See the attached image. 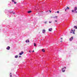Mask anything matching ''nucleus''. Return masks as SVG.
Wrapping results in <instances>:
<instances>
[{
    "instance_id": "12",
    "label": "nucleus",
    "mask_w": 77,
    "mask_h": 77,
    "mask_svg": "<svg viewBox=\"0 0 77 77\" xmlns=\"http://www.w3.org/2000/svg\"><path fill=\"white\" fill-rule=\"evenodd\" d=\"M66 9H69V8L68 7H67Z\"/></svg>"
},
{
    "instance_id": "15",
    "label": "nucleus",
    "mask_w": 77,
    "mask_h": 77,
    "mask_svg": "<svg viewBox=\"0 0 77 77\" xmlns=\"http://www.w3.org/2000/svg\"><path fill=\"white\" fill-rule=\"evenodd\" d=\"M74 27L75 28V29H77V26H75Z\"/></svg>"
},
{
    "instance_id": "17",
    "label": "nucleus",
    "mask_w": 77,
    "mask_h": 77,
    "mask_svg": "<svg viewBox=\"0 0 77 77\" xmlns=\"http://www.w3.org/2000/svg\"><path fill=\"white\" fill-rule=\"evenodd\" d=\"M49 23H51L52 22L51 21H49Z\"/></svg>"
},
{
    "instance_id": "21",
    "label": "nucleus",
    "mask_w": 77,
    "mask_h": 77,
    "mask_svg": "<svg viewBox=\"0 0 77 77\" xmlns=\"http://www.w3.org/2000/svg\"><path fill=\"white\" fill-rule=\"evenodd\" d=\"M50 11V13H51V11Z\"/></svg>"
},
{
    "instance_id": "5",
    "label": "nucleus",
    "mask_w": 77,
    "mask_h": 77,
    "mask_svg": "<svg viewBox=\"0 0 77 77\" xmlns=\"http://www.w3.org/2000/svg\"><path fill=\"white\" fill-rule=\"evenodd\" d=\"M52 30H53L52 28H50L48 29V30L50 32H51V31H52Z\"/></svg>"
},
{
    "instance_id": "8",
    "label": "nucleus",
    "mask_w": 77,
    "mask_h": 77,
    "mask_svg": "<svg viewBox=\"0 0 77 77\" xmlns=\"http://www.w3.org/2000/svg\"><path fill=\"white\" fill-rule=\"evenodd\" d=\"M60 39H61V40L60 41V42H63V41H62V40L63 39V38H61Z\"/></svg>"
},
{
    "instance_id": "24",
    "label": "nucleus",
    "mask_w": 77,
    "mask_h": 77,
    "mask_svg": "<svg viewBox=\"0 0 77 77\" xmlns=\"http://www.w3.org/2000/svg\"><path fill=\"white\" fill-rule=\"evenodd\" d=\"M70 33H72V32H70Z\"/></svg>"
},
{
    "instance_id": "14",
    "label": "nucleus",
    "mask_w": 77,
    "mask_h": 77,
    "mask_svg": "<svg viewBox=\"0 0 77 77\" xmlns=\"http://www.w3.org/2000/svg\"><path fill=\"white\" fill-rule=\"evenodd\" d=\"M72 12L75 13V11H74V10H72Z\"/></svg>"
},
{
    "instance_id": "13",
    "label": "nucleus",
    "mask_w": 77,
    "mask_h": 77,
    "mask_svg": "<svg viewBox=\"0 0 77 77\" xmlns=\"http://www.w3.org/2000/svg\"><path fill=\"white\" fill-rule=\"evenodd\" d=\"M18 55H16L15 56V58H18Z\"/></svg>"
},
{
    "instance_id": "6",
    "label": "nucleus",
    "mask_w": 77,
    "mask_h": 77,
    "mask_svg": "<svg viewBox=\"0 0 77 77\" xmlns=\"http://www.w3.org/2000/svg\"><path fill=\"white\" fill-rule=\"evenodd\" d=\"M45 29H43L42 30V33H45Z\"/></svg>"
},
{
    "instance_id": "19",
    "label": "nucleus",
    "mask_w": 77,
    "mask_h": 77,
    "mask_svg": "<svg viewBox=\"0 0 77 77\" xmlns=\"http://www.w3.org/2000/svg\"><path fill=\"white\" fill-rule=\"evenodd\" d=\"M14 4H16L17 3V2H14Z\"/></svg>"
},
{
    "instance_id": "28",
    "label": "nucleus",
    "mask_w": 77,
    "mask_h": 77,
    "mask_svg": "<svg viewBox=\"0 0 77 77\" xmlns=\"http://www.w3.org/2000/svg\"><path fill=\"white\" fill-rule=\"evenodd\" d=\"M71 30H72V32H73V30H72V29Z\"/></svg>"
},
{
    "instance_id": "30",
    "label": "nucleus",
    "mask_w": 77,
    "mask_h": 77,
    "mask_svg": "<svg viewBox=\"0 0 77 77\" xmlns=\"http://www.w3.org/2000/svg\"><path fill=\"white\" fill-rule=\"evenodd\" d=\"M35 51H32V52H34Z\"/></svg>"
},
{
    "instance_id": "25",
    "label": "nucleus",
    "mask_w": 77,
    "mask_h": 77,
    "mask_svg": "<svg viewBox=\"0 0 77 77\" xmlns=\"http://www.w3.org/2000/svg\"><path fill=\"white\" fill-rule=\"evenodd\" d=\"M57 17H58L57 16H55V17H56V18H57Z\"/></svg>"
},
{
    "instance_id": "26",
    "label": "nucleus",
    "mask_w": 77,
    "mask_h": 77,
    "mask_svg": "<svg viewBox=\"0 0 77 77\" xmlns=\"http://www.w3.org/2000/svg\"><path fill=\"white\" fill-rule=\"evenodd\" d=\"M19 57H21V56H19Z\"/></svg>"
},
{
    "instance_id": "4",
    "label": "nucleus",
    "mask_w": 77,
    "mask_h": 77,
    "mask_svg": "<svg viewBox=\"0 0 77 77\" xmlns=\"http://www.w3.org/2000/svg\"><path fill=\"white\" fill-rule=\"evenodd\" d=\"M24 52H23V51H21V53H19V54L20 55H22V54H23Z\"/></svg>"
},
{
    "instance_id": "34",
    "label": "nucleus",
    "mask_w": 77,
    "mask_h": 77,
    "mask_svg": "<svg viewBox=\"0 0 77 77\" xmlns=\"http://www.w3.org/2000/svg\"><path fill=\"white\" fill-rule=\"evenodd\" d=\"M11 74V73H10V74Z\"/></svg>"
},
{
    "instance_id": "11",
    "label": "nucleus",
    "mask_w": 77,
    "mask_h": 77,
    "mask_svg": "<svg viewBox=\"0 0 77 77\" xmlns=\"http://www.w3.org/2000/svg\"><path fill=\"white\" fill-rule=\"evenodd\" d=\"M31 12H32V11H29L28 12V13H31Z\"/></svg>"
},
{
    "instance_id": "32",
    "label": "nucleus",
    "mask_w": 77,
    "mask_h": 77,
    "mask_svg": "<svg viewBox=\"0 0 77 77\" xmlns=\"http://www.w3.org/2000/svg\"><path fill=\"white\" fill-rule=\"evenodd\" d=\"M75 29H74L73 30V31H74L73 32H74L75 31Z\"/></svg>"
},
{
    "instance_id": "33",
    "label": "nucleus",
    "mask_w": 77,
    "mask_h": 77,
    "mask_svg": "<svg viewBox=\"0 0 77 77\" xmlns=\"http://www.w3.org/2000/svg\"><path fill=\"white\" fill-rule=\"evenodd\" d=\"M29 52L30 53V52H30V51H29Z\"/></svg>"
},
{
    "instance_id": "1",
    "label": "nucleus",
    "mask_w": 77,
    "mask_h": 77,
    "mask_svg": "<svg viewBox=\"0 0 77 77\" xmlns=\"http://www.w3.org/2000/svg\"><path fill=\"white\" fill-rule=\"evenodd\" d=\"M76 10H77V7H75L74 10V11H75V13H77V11H76Z\"/></svg>"
},
{
    "instance_id": "22",
    "label": "nucleus",
    "mask_w": 77,
    "mask_h": 77,
    "mask_svg": "<svg viewBox=\"0 0 77 77\" xmlns=\"http://www.w3.org/2000/svg\"><path fill=\"white\" fill-rule=\"evenodd\" d=\"M55 22H57V20H55V21H54Z\"/></svg>"
},
{
    "instance_id": "7",
    "label": "nucleus",
    "mask_w": 77,
    "mask_h": 77,
    "mask_svg": "<svg viewBox=\"0 0 77 77\" xmlns=\"http://www.w3.org/2000/svg\"><path fill=\"white\" fill-rule=\"evenodd\" d=\"M26 42L27 43V42H30V41L29 40H27L26 41Z\"/></svg>"
},
{
    "instance_id": "10",
    "label": "nucleus",
    "mask_w": 77,
    "mask_h": 77,
    "mask_svg": "<svg viewBox=\"0 0 77 77\" xmlns=\"http://www.w3.org/2000/svg\"><path fill=\"white\" fill-rule=\"evenodd\" d=\"M10 49V47L8 46V48H7V50H9Z\"/></svg>"
},
{
    "instance_id": "2",
    "label": "nucleus",
    "mask_w": 77,
    "mask_h": 77,
    "mask_svg": "<svg viewBox=\"0 0 77 77\" xmlns=\"http://www.w3.org/2000/svg\"><path fill=\"white\" fill-rule=\"evenodd\" d=\"M64 68H63L61 70L63 72H65V70H64Z\"/></svg>"
},
{
    "instance_id": "3",
    "label": "nucleus",
    "mask_w": 77,
    "mask_h": 77,
    "mask_svg": "<svg viewBox=\"0 0 77 77\" xmlns=\"http://www.w3.org/2000/svg\"><path fill=\"white\" fill-rule=\"evenodd\" d=\"M72 39H73V37H72L71 38H69V40L70 41H71Z\"/></svg>"
},
{
    "instance_id": "31",
    "label": "nucleus",
    "mask_w": 77,
    "mask_h": 77,
    "mask_svg": "<svg viewBox=\"0 0 77 77\" xmlns=\"http://www.w3.org/2000/svg\"><path fill=\"white\" fill-rule=\"evenodd\" d=\"M64 68H65V69H66V67H64Z\"/></svg>"
},
{
    "instance_id": "18",
    "label": "nucleus",
    "mask_w": 77,
    "mask_h": 77,
    "mask_svg": "<svg viewBox=\"0 0 77 77\" xmlns=\"http://www.w3.org/2000/svg\"><path fill=\"white\" fill-rule=\"evenodd\" d=\"M73 34H74V35L75 34V33L74 32V31L73 32Z\"/></svg>"
},
{
    "instance_id": "9",
    "label": "nucleus",
    "mask_w": 77,
    "mask_h": 77,
    "mask_svg": "<svg viewBox=\"0 0 77 77\" xmlns=\"http://www.w3.org/2000/svg\"><path fill=\"white\" fill-rule=\"evenodd\" d=\"M42 52H43L44 53L45 52V50H44V49H42Z\"/></svg>"
},
{
    "instance_id": "27",
    "label": "nucleus",
    "mask_w": 77,
    "mask_h": 77,
    "mask_svg": "<svg viewBox=\"0 0 77 77\" xmlns=\"http://www.w3.org/2000/svg\"><path fill=\"white\" fill-rule=\"evenodd\" d=\"M66 9H66L65 10V11H66Z\"/></svg>"
},
{
    "instance_id": "20",
    "label": "nucleus",
    "mask_w": 77,
    "mask_h": 77,
    "mask_svg": "<svg viewBox=\"0 0 77 77\" xmlns=\"http://www.w3.org/2000/svg\"><path fill=\"white\" fill-rule=\"evenodd\" d=\"M57 14H59V11H57Z\"/></svg>"
},
{
    "instance_id": "29",
    "label": "nucleus",
    "mask_w": 77,
    "mask_h": 77,
    "mask_svg": "<svg viewBox=\"0 0 77 77\" xmlns=\"http://www.w3.org/2000/svg\"><path fill=\"white\" fill-rule=\"evenodd\" d=\"M10 77H12V75H10Z\"/></svg>"
},
{
    "instance_id": "16",
    "label": "nucleus",
    "mask_w": 77,
    "mask_h": 77,
    "mask_svg": "<svg viewBox=\"0 0 77 77\" xmlns=\"http://www.w3.org/2000/svg\"><path fill=\"white\" fill-rule=\"evenodd\" d=\"M34 46H36V43H34Z\"/></svg>"
},
{
    "instance_id": "23",
    "label": "nucleus",
    "mask_w": 77,
    "mask_h": 77,
    "mask_svg": "<svg viewBox=\"0 0 77 77\" xmlns=\"http://www.w3.org/2000/svg\"><path fill=\"white\" fill-rule=\"evenodd\" d=\"M13 2H14V0H12V1Z\"/></svg>"
}]
</instances>
